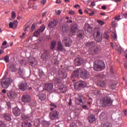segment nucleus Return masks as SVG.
<instances>
[{
  "instance_id": "obj_29",
  "label": "nucleus",
  "mask_w": 127,
  "mask_h": 127,
  "mask_svg": "<svg viewBox=\"0 0 127 127\" xmlns=\"http://www.w3.org/2000/svg\"><path fill=\"white\" fill-rule=\"evenodd\" d=\"M99 119L102 120L103 121L104 120H107V118L106 116V115H105L104 113H102L100 116H99Z\"/></svg>"
},
{
  "instance_id": "obj_4",
  "label": "nucleus",
  "mask_w": 127,
  "mask_h": 127,
  "mask_svg": "<svg viewBox=\"0 0 127 127\" xmlns=\"http://www.w3.org/2000/svg\"><path fill=\"white\" fill-rule=\"evenodd\" d=\"M101 51L102 50L100 47L94 46L93 48L89 49V53L91 55H95L99 54Z\"/></svg>"
},
{
  "instance_id": "obj_53",
  "label": "nucleus",
  "mask_w": 127,
  "mask_h": 127,
  "mask_svg": "<svg viewBox=\"0 0 127 127\" xmlns=\"http://www.w3.org/2000/svg\"><path fill=\"white\" fill-rule=\"evenodd\" d=\"M50 106H51V107H54L55 108H57V105H56V104H55L54 103H51L50 104Z\"/></svg>"
},
{
  "instance_id": "obj_32",
  "label": "nucleus",
  "mask_w": 127,
  "mask_h": 127,
  "mask_svg": "<svg viewBox=\"0 0 127 127\" xmlns=\"http://www.w3.org/2000/svg\"><path fill=\"white\" fill-rule=\"evenodd\" d=\"M58 50L59 51H62L63 50V46L60 42L58 44Z\"/></svg>"
},
{
  "instance_id": "obj_62",
  "label": "nucleus",
  "mask_w": 127,
  "mask_h": 127,
  "mask_svg": "<svg viewBox=\"0 0 127 127\" xmlns=\"http://www.w3.org/2000/svg\"><path fill=\"white\" fill-rule=\"evenodd\" d=\"M47 13V12H44V13H43L42 17H44L46 15Z\"/></svg>"
},
{
  "instance_id": "obj_55",
  "label": "nucleus",
  "mask_w": 127,
  "mask_h": 127,
  "mask_svg": "<svg viewBox=\"0 0 127 127\" xmlns=\"http://www.w3.org/2000/svg\"><path fill=\"white\" fill-rule=\"evenodd\" d=\"M115 20L119 21L120 20V16L115 17Z\"/></svg>"
},
{
  "instance_id": "obj_21",
  "label": "nucleus",
  "mask_w": 127,
  "mask_h": 127,
  "mask_svg": "<svg viewBox=\"0 0 127 127\" xmlns=\"http://www.w3.org/2000/svg\"><path fill=\"white\" fill-rule=\"evenodd\" d=\"M59 72H60V77L63 79H64L67 77V74L64 70H63V71L60 70Z\"/></svg>"
},
{
  "instance_id": "obj_11",
  "label": "nucleus",
  "mask_w": 127,
  "mask_h": 127,
  "mask_svg": "<svg viewBox=\"0 0 127 127\" xmlns=\"http://www.w3.org/2000/svg\"><path fill=\"white\" fill-rule=\"evenodd\" d=\"M41 59L43 61H47L50 59V53L48 51H45L41 56Z\"/></svg>"
},
{
  "instance_id": "obj_34",
  "label": "nucleus",
  "mask_w": 127,
  "mask_h": 127,
  "mask_svg": "<svg viewBox=\"0 0 127 127\" xmlns=\"http://www.w3.org/2000/svg\"><path fill=\"white\" fill-rule=\"evenodd\" d=\"M39 99L41 100H44L46 99V95L44 94L39 95Z\"/></svg>"
},
{
  "instance_id": "obj_28",
  "label": "nucleus",
  "mask_w": 127,
  "mask_h": 127,
  "mask_svg": "<svg viewBox=\"0 0 127 127\" xmlns=\"http://www.w3.org/2000/svg\"><path fill=\"white\" fill-rule=\"evenodd\" d=\"M18 25V21H14L13 22H10V24H9V27L10 28H12L13 27H16Z\"/></svg>"
},
{
  "instance_id": "obj_24",
  "label": "nucleus",
  "mask_w": 127,
  "mask_h": 127,
  "mask_svg": "<svg viewBox=\"0 0 127 127\" xmlns=\"http://www.w3.org/2000/svg\"><path fill=\"white\" fill-rule=\"evenodd\" d=\"M96 118L94 115H91L88 117V121L90 123H93L95 121Z\"/></svg>"
},
{
  "instance_id": "obj_9",
  "label": "nucleus",
  "mask_w": 127,
  "mask_h": 127,
  "mask_svg": "<svg viewBox=\"0 0 127 127\" xmlns=\"http://www.w3.org/2000/svg\"><path fill=\"white\" fill-rule=\"evenodd\" d=\"M59 113L57 111L51 112L50 113V118L51 120H57L59 119Z\"/></svg>"
},
{
  "instance_id": "obj_26",
  "label": "nucleus",
  "mask_w": 127,
  "mask_h": 127,
  "mask_svg": "<svg viewBox=\"0 0 127 127\" xmlns=\"http://www.w3.org/2000/svg\"><path fill=\"white\" fill-rule=\"evenodd\" d=\"M22 127H32L31 123L28 122L27 121L23 122L21 125Z\"/></svg>"
},
{
  "instance_id": "obj_44",
  "label": "nucleus",
  "mask_w": 127,
  "mask_h": 127,
  "mask_svg": "<svg viewBox=\"0 0 127 127\" xmlns=\"http://www.w3.org/2000/svg\"><path fill=\"white\" fill-rule=\"evenodd\" d=\"M11 18L13 19H14L16 18V14H15V12H14V11H12L11 13Z\"/></svg>"
},
{
  "instance_id": "obj_42",
  "label": "nucleus",
  "mask_w": 127,
  "mask_h": 127,
  "mask_svg": "<svg viewBox=\"0 0 127 127\" xmlns=\"http://www.w3.org/2000/svg\"><path fill=\"white\" fill-rule=\"evenodd\" d=\"M111 37H112L113 39H117V34L115 33H112V34H111Z\"/></svg>"
},
{
  "instance_id": "obj_57",
  "label": "nucleus",
  "mask_w": 127,
  "mask_h": 127,
  "mask_svg": "<svg viewBox=\"0 0 127 127\" xmlns=\"http://www.w3.org/2000/svg\"><path fill=\"white\" fill-rule=\"evenodd\" d=\"M7 44V42L6 41H5L2 44L3 46H6Z\"/></svg>"
},
{
  "instance_id": "obj_45",
  "label": "nucleus",
  "mask_w": 127,
  "mask_h": 127,
  "mask_svg": "<svg viewBox=\"0 0 127 127\" xmlns=\"http://www.w3.org/2000/svg\"><path fill=\"white\" fill-rule=\"evenodd\" d=\"M40 33V31H39V30L36 31L34 32V36H37L39 35V34Z\"/></svg>"
},
{
  "instance_id": "obj_39",
  "label": "nucleus",
  "mask_w": 127,
  "mask_h": 127,
  "mask_svg": "<svg viewBox=\"0 0 127 127\" xmlns=\"http://www.w3.org/2000/svg\"><path fill=\"white\" fill-rule=\"evenodd\" d=\"M45 26L43 25H42L41 27H40V29H38V31H40V32H42L44 31V30L45 29Z\"/></svg>"
},
{
  "instance_id": "obj_63",
  "label": "nucleus",
  "mask_w": 127,
  "mask_h": 127,
  "mask_svg": "<svg viewBox=\"0 0 127 127\" xmlns=\"http://www.w3.org/2000/svg\"><path fill=\"white\" fill-rule=\"evenodd\" d=\"M102 8L103 10H106L107 9V7L105 5H103V6H102Z\"/></svg>"
},
{
  "instance_id": "obj_5",
  "label": "nucleus",
  "mask_w": 127,
  "mask_h": 127,
  "mask_svg": "<svg viewBox=\"0 0 127 127\" xmlns=\"http://www.w3.org/2000/svg\"><path fill=\"white\" fill-rule=\"evenodd\" d=\"M94 69L97 71H101L105 68V64L104 62H102L100 64H95L94 65Z\"/></svg>"
},
{
  "instance_id": "obj_19",
  "label": "nucleus",
  "mask_w": 127,
  "mask_h": 127,
  "mask_svg": "<svg viewBox=\"0 0 127 127\" xmlns=\"http://www.w3.org/2000/svg\"><path fill=\"white\" fill-rule=\"evenodd\" d=\"M78 30V26L77 24H75L71 26L70 29V32L72 33H75L76 30Z\"/></svg>"
},
{
  "instance_id": "obj_49",
  "label": "nucleus",
  "mask_w": 127,
  "mask_h": 127,
  "mask_svg": "<svg viewBox=\"0 0 127 127\" xmlns=\"http://www.w3.org/2000/svg\"><path fill=\"white\" fill-rule=\"evenodd\" d=\"M4 60H5V62L8 63V62H9V57L8 56H6L4 57Z\"/></svg>"
},
{
  "instance_id": "obj_12",
  "label": "nucleus",
  "mask_w": 127,
  "mask_h": 127,
  "mask_svg": "<svg viewBox=\"0 0 127 127\" xmlns=\"http://www.w3.org/2000/svg\"><path fill=\"white\" fill-rule=\"evenodd\" d=\"M84 100V97L82 95H78V97H75V102L77 105H80V103L83 102Z\"/></svg>"
},
{
  "instance_id": "obj_31",
  "label": "nucleus",
  "mask_w": 127,
  "mask_h": 127,
  "mask_svg": "<svg viewBox=\"0 0 127 127\" xmlns=\"http://www.w3.org/2000/svg\"><path fill=\"white\" fill-rule=\"evenodd\" d=\"M102 91H103V90H95L94 91V94L95 95H102L103 93H101Z\"/></svg>"
},
{
  "instance_id": "obj_41",
  "label": "nucleus",
  "mask_w": 127,
  "mask_h": 127,
  "mask_svg": "<svg viewBox=\"0 0 127 127\" xmlns=\"http://www.w3.org/2000/svg\"><path fill=\"white\" fill-rule=\"evenodd\" d=\"M30 27V25L28 24H26L24 27V31L26 32L27 29Z\"/></svg>"
},
{
  "instance_id": "obj_58",
  "label": "nucleus",
  "mask_w": 127,
  "mask_h": 127,
  "mask_svg": "<svg viewBox=\"0 0 127 127\" xmlns=\"http://www.w3.org/2000/svg\"><path fill=\"white\" fill-rule=\"evenodd\" d=\"M46 3V0H42L41 1V4H44Z\"/></svg>"
},
{
  "instance_id": "obj_10",
  "label": "nucleus",
  "mask_w": 127,
  "mask_h": 127,
  "mask_svg": "<svg viewBox=\"0 0 127 127\" xmlns=\"http://www.w3.org/2000/svg\"><path fill=\"white\" fill-rule=\"evenodd\" d=\"M19 88L21 91H26L28 88V85L27 83H25V82L20 83L18 85Z\"/></svg>"
},
{
  "instance_id": "obj_33",
  "label": "nucleus",
  "mask_w": 127,
  "mask_h": 127,
  "mask_svg": "<svg viewBox=\"0 0 127 127\" xmlns=\"http://www.w3.org/2000/svg\"><path fill=\"white\" fill-rule=\"evenodd\" d=\"M42 124L45 127H47L50 125L49 122L45 121H43Z\"/></svg>"
},
{
  "instance_id": "obj_46",
  "label": "nucleus",
  "mask_w": 127,
  "mask_h": 127,
  "mask_svg": "<svg viewBox=\"0 0 127 127\" xmlns=\"http://www.w3.org/2000/svg\"><path fill=\"white\" fill-rule=\"evenodd\" d=\"M97 22L98 23H99V24L100 25H103L105 24V23L104 22V21H101V20H98L97 21Z\"/></svg>"
},
{
  "instance_id": "obj_43",
  "label": "nucleus",
  "mask_w": 127,
  "mask_h": 127,
  "mask_svg": "<svg viewBox=\"0 0 127 127\" xmlns=\"http://www.w3.org/2000/svg\"><path fill=\"white\" fill-rule=\"evenodd\" d=\"M78 84L79 87H84L86 85L84 82H80Z\"/></svg>"
},
{
  "instance_id": "obj_13",
  "label": "nucleus",
  "mask_w": 127,
  "mask_h": 127,
  "mask_svg": "<svg viewBox=\"0 0 127 127\" xmlns=\"http://www.w3.org/2000/svg\"><path fill=\"white\" fill-rule=\"evenodd\" d=\"M28 63L32 66H34L37 64V61H36L35 58L30 57L28 59Z\"/></svg>"
},
{
  "instance_id": "obj_23",
  "label": "nucleus",
  "mask_w": 127,
  "mask_h": 127,
  "mask_svg": "<svg viewBox=\"0 0 127 127\" xmlns=\"http://www.w3.org/2000/svg\"><path fill=\"white\" fill-rule=\"evenodd\" d=\"M92 28L90 25V24L86 23L85 25L84 30L85 31H87L88 32H90L92 30Z\"/></svg>"
},
{
  "instance_id": "obj_27",
  "label": "nucleus",
  "mask_w": 127,
  "mask_h": 127,
  "mask_svg": "<svg viewBox=\"0 0 127 127\" xmlns=\"http://www.w3.org/2000/svg\"><path fill=\"white\" fill-rule=\"evenodd\" d=\"M84 33L81 30H79L77 32V36L80 39L83 38Z\"/></svg>"
},
{
  "instance_id": "obj_37",
  "label": "nucleus",
  "mask_w": 127,
  "mask_h": 127,
  "mask_svg": "<svg viewBox=\"0 0 127 127\" xmlns=\"http://www.w3.org/2000/svg\"><path fill=\"white\" fill-rule=\"evenodd\" d=\"M69 30V27L68 26H65V27H63V32H67Z\"/></svg>"
},
{
  "instance_id": "obj_38",
  "label": "nucleus",
  "mask_w": 127,
  "mask_h": 127,
  "mask_svg": "<svg viewBox=\"0 0 127 127\" xmlns=\"http://www.w3.org/2000/svg\"><path fill=\"white\" fill-rule=\"evenodd\" d=\"M55 81L57 84H60L62 82L61 79L59 78H56Z\"/></svg>"
},
{
  "instance_id": "obj_48",
  "label": "nucleus",
  "mask_w": 127,
  "mask_h": 127,
  "mask_svg": "<svg viewBox=\"0 0 127 127\" xmlns=\"http://www.w3.org/2000/svg\"><path fill=\"white\" fill-rule=\"evenodd\" d=\"M18 74L21 76L23 75L24 74V72L22 70L19 69V72H18Z\"/></svg>"
},
{
  "instance_id": "obj_25",
  "label": "nucleus",
  "mask_w": 127,
  "mask_h": 127,
  "mask_svg": "<svg viewBox=\"0 0 127 127\" xmlns=\"http://www.w3.org/2000/svg\"><path fill=\"white\" fill-rule=\"evenodd\" d=\"M3 116L5 120L7 121H10L11 120L10 115L8 113H4L3 115Z\"/></svg>"
},
{
  "instance_id": "obj_6",
  "label": "nucleus",
  "mask_w": 127,
  "mask_h": 127,
  "mask_svg": "<svg viewBox=\"0 0 127 127\" xmlns=\"http://www.w3.org/2000/svg\"><path fill=\"white\" fill-rule=\"evenodd\" d=\"M21 100L24 104L30 103L31 102V97L29 95H24L21 97Z\"/></svg>"
},
{
  "instance_id": "obj_15",
  "label": "nucleus",
  "mask_w": 127,
  "mask_h": 127,
  "mask_svg": "<svg viewBox=\"0 0 127 127\" xmlns=\"http://www.w3.org/2000/svg\"><path fill=\"white\" fill-rule=\"evenodd\" d=\"M13 114L16 117L19 116L21 114L20 109L18 107L14 108L13 109Z\"/></svg>"
},
{
  "instance_id": "obj_30",
  "label": "nucleus",
  "mask_w": 127,
  "mask_h": 127,
  "mask_svg": "<svg viewBox=\"0 0 127 127\" xmlns=\"http://www.w3.org/2000/svg\"><path fill=\"white\" fill-rule=\"evenodd\" d=\"M97 84L98 86L101 87H104L105 86V82L104 81L102 80H99L98 81Z\"/></svg>"
},
{
  "instance_id": "obj_60",
  "label": "nucleus",
  "mask_w": 127,
  "mask_h": 127,
  "mask_svg": "<svg viewBox=\"0 0 127 127\" xmlns=\"http://www.w3.org/2000/svg\"><path fill=\"white\" fill-rule=\"evenodd\" d=\"M4 51L2 49H0V55L4 53Z\"/></svg>"
},
{
  "instance_id": "obj_3",
  "label": "nucleus",
  "mask_w": 127,
  "mask_h": 127,
  "mask_svg": "<svg viewBox=\"0 0 127 127\" xmlns=\"http://www.w3.org/2000/svg\"><path fill=\"white\" fill-rule=\"evenodd\" d=\"M12 82V80L11 78H4L0 82L1 85L4 88H7Z\"/></svg>"
},
{
  "instance_id": "obj_2",
  "label": "nucleus",
  "mask_w": 127,
  "mask_h": 127,
  "mask_svg": "<svg viewBox=\"0 0 127 127\" xmlns=\"http://www.w3.org/2000/svg\"><path fill=\"white\" fill-rule=\"evenodd\" d=\"M100 102L102 103L104 106H110L113 103L112 100L111 99L110 97L106 96L103 98Z\"/></svg>"
},
{
  "instance_id": "obj_1",
  "label": "nucleus",
  "mask_w": 127,
  "mask_h": 127,
  "mask_svg": "<svg viewBox=\"0 0 127 127\" xmlns=\"http://www.w3.org/2000/svg\"><path fill=\"white\" fill-rule=\"evenodd\" d=\"M95 39L98 42H100L102 39V33L101 32V28L98 27H96L93 30V35L95 34Z\"/></svg>"
},
{
  "instance_id": "obj_47",
  "label": "nucleus",
  "mask_w": 127,
  "mask_h": 127,
  "mask_svg": "<svg viewBox=\"0 0 127 127\" xmlns=\"http://www.w3.org/2000/svg\"><path fill=\"white\" fill-rule=\"evenodd\" d=\"M35 29V24H33L31 26V31L33 32Z\"/></svg>"
},
{
  "instance_id": "obj_14",
  "label": "nucleus",
  "mask_w": 127,
  "mask_h": 127,
  "mask_svg": "<svg viewBox=\"0 0 127 127\" xmlns=\"http://www.w3.org/2000/svg\"><path fill=\"white\" fill-rule=\"evenodd\" d=\"M74 63L77 66L81 65L82 64H83V60L80 58H77L75 59Z\"/></svg>"
},
{
  "instance_id": "obj_18",
  "label": "nucleus",
  "mask_w": 127,
  "mask_h": 127,
  "mask_svg": "<svg viewBox=\"0 0 127 127\" xmlns=\"http://www.w3.org/2000/svg\"><path fill=\"white\" fill-rule=\"evenodd\" d=\"M17 96V94L14 91H11L8 93V97L9 98H15Z\"/></svg>"
},
{
  "instance_id": "obj_56",
  "label": "nucleus",
  "mask_w": 127,
  "mask_h": 127,
  "mask_svg": "<svg viewBox=\"0 0 127 127\" xmlns=\"http://www.w3.org/2000/svg\"><path fill=\"white\" fill-rule=\"evenodd\" d=\"M74 13H75L74 11H69V14L73 15L74 14Z\"/></svg>"
},
{
  "instance_id": "obj_59",
  "label": "nucleus",
  "mask_w": 127,
  "mask_h": 127,
  "mask_svg": "<svg viewBox=\"0 0 127 127\" xmlns=\"http://www.w3.org/2000/svg\"><path fill=\"white\" fill-rule=\"evenodd\" d=\"M78 11H79V13L81 15L83 14V12L82 11V9H79L78 10Z\"/></svg>"
},
{
  "instance_id": "obj_7",
  "label": "nucleus",
  "mask_w": 127,
  "mask_h": 127,
  "mask_svg": "<svg viewBox=\"0 0 127 127\" xmlns=\"http://www.w3.org/2000/svg\"><path fill=\"white\" fill-rule=\"evenodd\" d=\"M90 76V74L85 70L83 67H81V72H80V77L82 78L86 79L89 78Z\"/></svg>"
},
{
  "instance_id": "obj_64",
  "label": "nucleus",
  "mask_w": 127,
  "mask_h": 127,
  "mask_svg": "<svg viewBox=\"0 0 127 127\" xmlns=\"http://www.w3.org/2000/svg\"><path fill=\"white\" fill-rule=\"evenodd\" d=\"M72 22V20H67L66 21V23H71Z\"/></svg>"
},
{
  "instance_id": "obj_22",
  "label": "nucleus",
  "mask_w": 127,
  "mask_h": 127,
  "mask_svg": "<svg viewBox=\"0 0 127 127\" xmlns=\"http://www.w3.org/2000/svg\"><path fill=\"white\" fill-rule=\"evenodd\" d=\"M81 68H78L76 69V70L74 71L73 72V74L72 75L74 77H78L79 74V73L81 74Z\"/></svg>"
},
{
  "instance_id": "obj_36",
  "label": "nucleus",
  "mask_w": 127,
  "mask_h": 127,
  "mask_svg": "<svg viewBox=\"0 0 127 127\" xmlns=\"http://www.w3.org/2000/svg\"><path fill=\"white\" fill-rule=\"evenodd\" d=\"M34 125L36 127H38L40 125V121L39 119H37V120L35 122Z\"/></svg>"
},
{
  "instance_id": "obj_35",
  "label": "nucleus",
  "mask_w": 127,
  "mask_h": 127,
  "mask_svg": "<svg viewBox=\"0 0 127 127\" xmlns=\"http://www.w3.org/2000/svg\"><path fill=\"white\" fill-rule=\"evenodd\" d=\"M56 43L55 41H53L51 43V49H54L56 47Z\"/></svg>"
},
{
  "instance_id": "obj_17",
  "label": "nucleus",
  "mask_w": 127,
  "mask_h": 127,
  "mask_svg": "<svg viewBox=\"0 0 127 127\" xmlns=\"http://www.w3.org/2000/svg\"><path fill=\"white\" fill-rule=\"evenodd\" d=\"M53 85L51 83H46L44 85V90L45 91H50L52 90Z\"/></svg>"
},
{
  "instance_id": "obj_51",
  "label": "nucleus",
  "mask_w": 127,
  "mask_h": 127,
  "mask_svg": "<svg viewBox=\"0 0 127 127\" xmlns=\"http://www.w3.org/2000/svg\"><path fill=\"white\" fill-rule=\"evenodd\" d=\"M117 24L116 23V21H113V22H112V23H111V25H112V26L115 27H116Z\"/></svg>"
},
{
  "instance_id": "obj_16",
  "label": "nucleus",
  "mask_w": 127,
  "mask_h": 127,
  "mask_svg": "<svg viewBox=\"0 0 127 127\" xmlns=\"http://www.w3.org/2000/svg\"><path fill=\"white\" fill-rule=\"evenodd\" d=\"M85 45L86 47L90 49L95 46V43L92 41L88 42L85 43Z\"/></svg>"
},
{
  "instance_id": "obj_20",
  "label": "nucleus",
  "mask_w": 127,
  "mask_h": 127,
  "mask_svg": "<svg viewBox=\"0 0 127 127\" xmlns=\"http://www.w3.org/2000/svg\"><path fill=\"white\" fill-rule=\"evenodd\" d=\"M57 24V22L56 20H54L53 21H51L48 25V27L49 28H55Z\"/></svg>"
},
{
  "instance_id": "obj_54",
  "label": "nucleus",
  "mask_w": 127,
  "mask_h": 127,
  "mask_svg": "<svg viewBox=\"0 0 127 127\" xmlns=\"http://www.w3.org/2000/svg\"><path fill=\"white\" fill-rule=\"evenodd\" d=\"M62 12V11L60 10H58V11H56V14L60 15Z\"/></svg>"
},
{
  "instance_id": "obj_8",
  "label": "nucleus",
  "mask_w": 127,
  "mask_h": 127,
  "mask_svg": "<svg viewBox=\"0 0 127 127\" xmlns=\"http://www.w3.org/2000/svg\"><path fill=\"white\" fill-rule=\"evenodd\" d=\"M63 43L65 47H70L72 44V41L69 38L64 37L63 40Z\"/></svg>"
},
{
  "instance_id": "obj_50",
  "label": "nucleus",
  "mask_w": 127,
  "mask_h": 127,
  "mask_svg": "<svg viewBox=\"0 0 127 127\" xmlns=\"http://www.w3.org/2000/svg\"><path fill=\"white\" fill-rule=\"evenodd\" d=\"M70 127H77V126L75 123H72L70 124Z\"/></svg>"
},
{
  "instance_id": "obj_40",
  "label": "nucleus",
  "mask_w": 127,
  "mask_h": 127,
  "mask_svg": "<svg viewBox=\"0 0 127 127\" xmlns=\"http://www.w3.org/2000/svg\"><path fill=\"white\" fill-rule=\"evenodd\" d=\"M22 120L27 121L29 120V117L27 115H25V116L22 117Z\"/></svg>"
},
{
  "instance_id": "obj_61",
  "label": "nucleus",
  "mask_w": 127,
  "mask_h": 127,
  "mask_svg": "<svg viewBox=\"0 0 127 127\" xmlns=\"http://www.w3.org/2000/svg\"><path fill=\"white\" fill-rule=\"evenodd\" d=\"M95 2H93V1H92L91 2V5L92 6H95Z\"/></svg>"
},
{
  "instance_id": "obj_52",
  "label": "nucleus",
  "mask_w": 127,
  "mask_h": 127,
  "mask_svg": "<svg viewBox=\"0 0 127 127\" xmlns=\"http://www.w3.org/2000/svg\"><path fill=\"white\" fill-rule=\"evenodd\" d=\"M104 36L105 37V38H106V39H108V38H109V36L107 33H105L104 34Z\"/></svg>"
}]
</instances>
